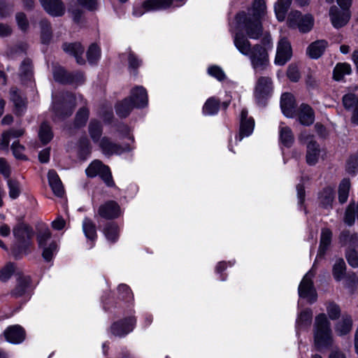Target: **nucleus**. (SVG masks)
<instances>
[{"label": "nucleus", "mask_w": 358, "mask_h": 358, "mask_svg": "<svg viewBox=\"0 0 358 358\" xmlns=\"http://www.w3.org/2000/svg\"><path fill=\"white\" fill-rule=\"evenodd\" d=\"M38 136L41 142L46 144L52 138L53 134L50 127L46 123L43 122L38 131Z\"/></svg>", "instance_id": "49530a36"}, {"label": "nucleus", "mask_w": 358, "mask_h": 358, "mask_svg": "<svg viewBox=\"0 0 358 358\" xmlns=\"http://www.w3.org/2000/svg\"><path fill=\"white\" fill-rule=\"evenodd\" d=\"M329 17L333 27L339 29L345 26L350 18V13L347 9H340L333 6L329 10Z\"/></svg>", "instance_id": "ddd939ff"}, {"label": "nucleus", "mask_w": 358, "mask_h": 358, "mask_svg": "<svg viewBox=\"0 0 358 358\" xmlns=\"http://www.w3.org/2000/svg\"><path fill=\"white\" fill-rule=\"evenodd\" d=\"M314 344L318 350L327 349L331 346L332 332L330 322L324 313L317 315L313 326Z\"/></svg>", "instance_id": "7ed1b4c3"}, {"label": "nucleus", "mask_w": 358, "mask_h": 358, "mask_svg": "<svg viewBox=\"0 0 358 358\" xmlns=\"http://www.w3.org/2000/svg\"><path fill=\"white\" fill-rule=\"evenodd\" d=\"M299 120L301 124L309 126L315 120L314 112L310 106L307 104H301L299 108Z\"/></svg>", "instance_id": "bb28decb"}, {"label": "nucleus", "mask_w": 358, "mask_h": 358, "mask_svg": "<svg viewBox=\"0 0 358 358\" xmlns=\"http://www.w3.org/2000/svg\"><path fill=\"white\" fill-rule=\"evenodd\" d=\"M43 253L42 256L46 262H50L52 259L54 255L57 250V245L55 242H50L48 245L42 247Z\"/></svg>", "instance_id": "8fccbe9b"}, {"label": "nucleus", "mask_w": 358, "mask_h": 358, "mask_svg": "<svg viewBox=\"0 0 358 358\" xmlns=\"http://www.w3.org/2000/svg\"><path fill=\"white\" fill-rule=\"evenodd\" d=\"M287 76L288 78L294 82H296L299 80L300 78V74L299 70L296 66L294 65H289L287 69Z\"/></svg>", "instance_id": "338daca9"}, {"label": "nucleus", "mask_w": 358, "mask_h": 358, "mask_svg": "<svg viewBox=\"0 0 358 358\" xmlns=\"http://www.w3.org/2000/svg\"><path fill=\"white\" fill-rule=\"evenodd\" d=\"M332 233L329 229H324L322 231L320 245L317 259L322 258L325 254L329 245L331 242Z\"/></svg>", "instance_id": "c756f323"}, {"label": "nucleus", "mask_w": 358, "mask_h": 358, "mask_svg": "<svg viewBox=\"0 0 358 358\" xmlns=\"http://www.w3.org/2000/svg\"><path fill=\"white\" fill-rule=\"evenodd\" d=\"M327 312L329 318L332 320L338 319L341 315L339 306L333 302L327 304Z\"/></svg>", "instance_id": "4d7b16f0"}, {"label": "nucleus", "mask_w": 358, "mask_h": 358, "mask_svg": "<svg viewBox=\"0 0 358 358\" xmlns=\"http://www.w3.org/2000/svg\"><path fill=\"white\" fill-rule=\"evenodd\" d=\"M135 323L136 320L133 317L115 322L110 327V331L115 336H124L133 330Z\"/></svg>", "instance_id": "4468645a"}, {"label": "nucleus", "mask_w": 358, "mask_h": 358, "mask_svg": "<svg viewBox=\"0 0 358 358\" xmlns=\"http://www.w3.org/2000/svg\"><path fill=\"white\" fill-rule=\"evenodd\" d=\"M234 43L238 50L243 55L249 57L252 68L263 71L269 64L267 50L261 44L251 46L250 42L241 33L237 32L234 36Z\"/></svg>", "instance_id": "f03ea898"}, {"label": "nucleus", "mask_w": 358, "mask_h": 358, "mask_svg": "<svg viewBox=\"0 0 358 358\" xmlns=\"http://www.w3.org/2000/svg\"><path fill=\"white\" fill-rule=\"evenodd\" d=\"M345 258L351 266L358 267V253L356 249L346 250Z\"/></svg>", "instance_id": "bf43d9fd"}, {"label": "nucleus", "mask_w": 358, "mask_h": 358, "mask_svg": "<svg viewBox=\"0 0 358 358\" xmlns=\"http://www.w3.org/2000/svg\"><path fill=\"white\" fill-rule=\"evenodd\" d=\"M13 11L12 5L8 3L6 0H0V19L10 16Z\"/></svg>", "instance_id": "680f3d73"}, {"label": "nucleus", "mask_w": 358, "mask_h": 358, "mask_svg": "<svg viewBox=\"0 0 358 358\" xmlns=\"http://www.w3.org/2000/svg\"><path fill=\"white\" fill-rule=\"evenodd\" d=\"M328 46L325 40H318L312 43L308 48L307 52L313 59H317L322 56Z\"/></svg>", "instance_id": "a878e982"}, {"label": "nucleus", "mask_w": 358, "mask_h": 358, "mask_svg": "<svg viewBox=\"0 0 358 358\" xmlns=\"http://www.w3.org/2000/svg\"><path fill=\"white\" fill-rule=\"evenodd\" d=\"M83 231L86 238L92 241H94L96 239V225L93 221L85 217L83 222Z\"/></svg>", "instance_id": "2f4dec72"}, {"label": "nucleus", "mask_w": 358, "mask_h": 358, "mask_svg": "<svg viewBox=\"0 0 358 358\" xmlns=\"http://www.w3.org/2000/svg\"><path fill=\"white\" fill-rule=\"evenodd\" d=\"M219 110V101L213 97L209 98L203 105V113L206 115H213Z\"/></svg>", "instance_id": "c03bdc74"}, {"label": "nucleus", "mask_w": 358, "mask_h": 358, "mask_svg": "<svg viewBox=\"0 0 358 358\" xmlns=\"http://www.w3.org/2000/svg\"><path fill=\"white\" fill-rule=\"evenodd\" d=\"M103 233L108 241L114 243L118 239L119 228L115 224L110 223L105 227Z\"/></svg>", "instance_id": "37998d69"}, {"label": "nucleus", "mask_w": 358, "mask_h": 358, "mask_svg": "<svg viewBox=\"0 0 358 358\" xmlns=\"http://www.w3.org/2000/svg\"><path fill=\"white\" fill-rule=\"evenodd\" d=\"M280 107L283 114L287 117H292L295 113V101L294 96L284 93L281 96Z\"/></svg>", "instance_id": "b1692460"}, {"label": "nucleus", "mask_w": 358, "mask_h": 358, "mask_svg": "<svg viewBox=\"0 0 358 358\" xmlns=\"http://www.w3.org/2000/svg\"><path fill=\"white\" fill-rule=\"evenodd\" d=\"M303 17V15L301 12L298 10H292L291 11L287 17V23L288 26L291 28H296L299 22Z\"/></svg>", "instance_id": "5fc2aeb1"}, {"label": "nucleus", "mask_w": 358, "mask_h": 358, "mask_svg": "<svg viewBox=\"0 0 358 358\" xmlns=\"http://www.w3.org/2000/svg\"><path fill=\"white\" fill-rule=\"evenodd\" d=\"M279 135L281 143L286 147H290L294 138L291 129L281 124L279 127Z\"/></svg>", "instance_id": "473e14b6"}, {"label": "nucleus", "mask_w": 358, "mask_h": 358, "mask_svg": "<svg viewBox=\"0 0 358 358\" xmlns=\"http://www.w3.org/2000/svg\"><path fill=\"white\" fill-rule=\"evenodd\" d=\"M4 336L9 343L17 344L24 341L25 332L20 325H13L5 330Z\"/></svg>", "instance_id": "aec40b11"}, {"label": "nucleus", "mask_w": 358, "mask_h": 358, "mask_svg": "<svg viewBox=\"0 0 358 358\" xmlns=\"http://www.w3.org/2000/svg\"><path fill=\"white\" fill-rule=\"evenodd\" d=\"M135 107L143 108L148 104V95L145 89L143 87H136L131 90V96L128 99Z\"/></svg>", "instance_id": "412c9836"}, {"label": "nucleus", "mask_w": 358, "mask_h": 358, "mask_svg": "<svg viewBox=\"0 0 358 358\" xmlns=\"http://www.w3.org/2000/svg\"><path fill=\"white\" fill-rule=\"evenodd\" d=\"M314 273L310 271L306 274L299 286V294L301 297L306 298L310 303H314L317 299V294L313 287L312 278Z\"/></svg>", "instance_id": "9d476101"}, {"label": "nucleus", "mask_w": 358, "mask_h": 358, "mask_svg": "<svg viewBox=\"0 0 358 358\" xmlns=\"http://www.w3.org/2000/svg\"><path fill=\"white\" fill-rule=\"evenodd\" d=\"M63 50L71 55H73L78 64H84L85 60L83 57L85 48L80 43H65L62 45Z\"/></svg>", "instance_id": "6ab92c4d"}, {"label": "nucleus", "mask_w": 358, "mask_h": 358, "mask_svg": "<svg viewBox=\"0 0 358 358\" xmlns=\"http://www.w3.org/2000/svg\"><path fill=\"white\" fill-rule=\"evenodd\" d=\"M15 272V265L12 263L7 264L1 270H0V280L7 281Z\"/></svg>", "instance_id": "6e6d98bb"}, {"label": "nucleus", "mask_w": 358, "mask_h": 358, "mask_svg": "<svg viewBox=\"0 0 358 358\" xmlns=\"http://www.w3.org/2000/svg\"><path fill=\"white\" fill-rule=\"evenodd\" d=\"M49 185L53 193L57 196H62L64 193V188L61 180L54 170L49 171L48 173Z\"/></svg>", "instance_id": "cd10ccee"}, {"label": "nucleus", "mask_w": 358, "mask_h": 358, "mask_svg": "<svg viewBox=\"0 0 358 358\" xmlns=\"http://www.w3.org/2000/svg\"><path fill=\"white\" fill-rule=\"evenodd\" d=\"M13 233L17 240V243L13 248L14 255L27 253L31 244V238L34 236L32 229L24 222H19L13 227Z\"/></svg>", "instance_id": "39448f33"}, {"label": "nucleus", "mask_w": 358, "mask_h": 358, "mask_svg": "<svg viewBox=\"0 0 358 358\" xmlns=\"http://www.w3.org/2000/svg\"><path fill=\"white\" fill-rule=\"evenodd\" d=\"M101 57V50L99 47L93 43L92 44L87 52V60L90 64L96 63Z\"/></svg>", "instance_id": "09e8293b"}, {"label": "nucleus", "mask_w": 358, "mask_h": 358, "mask_svg": "<svg viewBox=\"0 0 358 358\" xmlns=\"http://www.w3.org/2000/svg\"><path fill=\"white\" fill-rule=\"evenodd\" d=\"M85 172L87 176L91 178L99 176L108 187L115 185L109 167L99 160L93 161L86 169Z\"/></svg>", "instance_id": "0eeeda50"}, {"label": "nucleus", "mask_w": 358, "mask_h": 358, "mask_svg": "<svg viewBox=\"0 0 358 358\" xmlns=\"http://www.w3.org/2000/svg\"><path fill=\"white\" fill-rule=\"evenodd\" d=\"M292 52L290 43L282 38L278 43L275 64L278 66L285 65L292 57Z\"/></svg>", "instance_id": "f8f14e48"}, {"label": "nucleus", "mask_w": 358, "mask_h": 358, "mask_svg": "<svg viewBox=\"0 0 358 358\" xmlns=\"http://www.w3.org/2000/svg\"><path fill=\"white\" fill-rule=\"evenodd\" d=\"M15 20L17 26L22 31H26L29 28V22L24 13L20 12L16 13Z\"/></svg>", "instance_id": "052dcab7"}, {"label": "nucleus", "mask_w": 358, "mask_h": 358, "mask_svg": "<svg viewBox=\"0 0 358 358\" xmlns=\"http://www.w3.org/2000/svg\"><path fill=\"white\" fill-rule=\"evenodd\" d=\"M320 203L324 208L331 206L334 200V192L331 187L324 188L319 194Z\"/></svg>", "instance_id": "e433bc0d"}, {"label": "nucleus", "mask_w": 358, "mask_h": 358, "mask_svg": "<svg viewBox=\"0 0 358 358\" xmlns=\"http://www.w3.org/2000/svg\"><path fill=\"white\" fill-rule=\"evenodd\" d=\"M352 326V320L351 316L343 315L341 320L336 324L335 331L340 336L345 335L351 331Z\"/></svg>", "instance_id": "c85d7f7f"}, {"label": "nucleus", "mask_w": 358, "mask_h": 358, "mask_svg": "<svg viewBox=\"0 0 358 358\" xmlns=\"http://www.w3.org/2000/svg\"><path fill=\"white\" fill-rule=\"evenodd\" d=\"M41 38L43 43H48L52 38V28L50 22L46 19H42L40 22Z\"/></svg>", "instance_id": "f704fd0d"}, {"label": "nucleus", "mask_w": 358, "mask_h": 358, "mask_svg": "<svg viewBox=\"0 0 358 358\" xmlns=\"http://www.w3.org/2000/svg\"><path fill=\"white\" fill-rule=\"evenodd\" d=\"M99 145L103 153L106 155H120L124 152L130 151L131 148L127 146L122 148L121 146L112 143L107 137H103Z\"/></svg>", "instance_id": "a211bd4d"}, {"label": "nucleus", "mask_w": 358, "mask_h": 358, "mask_svg": "<svg viewBox=\"0 0 358 358\" xmlns=\"http://www.w3.org/2000/svg\"><path fill=\"white\" fill-rule=\"evenodd\" d=\"M313 317V313L310 309H305L300 313L296 319V327L303 328L310 324Z\"/></svg>", "instance_id": "ea45409f"}, {"label": "nucleus", "mask_w": 358, "mask_h": 358, "mask_svg": "<svg viewBox=\"0 0 358 358\" xmlns=\"http://www.w3.org/2000/svg\"><path fill=\"white\" fill-rule=\"evenodd\" d=\"M342 104L344 108L351 113L352 124L358 125V94L349 92L342 97Z\"/></svg>", "instance_id": "9b49d317"}, {"label": "nucleus", "mask_w": 358, "mask_h": 358, "mask_svg": "<svg viewBox=\"0 0 358 358\" xmlns=\"http://www.w3.org/2000/svg\"><path fill=\"white\" fill-rule=\"evenodd\" d=\"M248 112L245 109H243L241 113L240 134L237 137L239 141L243 137L250 136L254 129L255 121L252 117L248 118Z\"/></svg>", "instance_id": "f3484780"}, {"label": "nucleus", "mask_w": 358, "mask_h": 358, "mask_svg": "<svg viewBox=\"0 0 358 358\" xmlns=\"http://www.w3.org/2000/svg\"><path fill=\"white\" fill-rule=\"evenodd\" d=\"M314 24V19L310 14L303 15L301 19L298 23L296 28L299 29L301 32H308L310 31Z\"/></svg>", "instance_id": "79ce46f5"}, {"label": "nucleus", "mask_w": 358, "mask_h": 358, "mask_svg": "<svg viewBox=\"0 0 358 358\" xmlns=\"http://www.w3.org/2000/svg\"><path fill=\"white\" fill-rule=\"evenodd\" d=\"M339 243L346 250L356 249L358 248V234L349 230L343 231L339 236Z\"/></svg>", "instance_id": "4be33fe9"}, {"label": "nucleus", "mask_w": 358, "mask_h": 358, "mask_svg": "<svg viewBox=\"0 0 358 358\" xmlns=\"http://www.w3.org/2000/svg\"><path fill=\"white\" fill-rule=\"evenodd\" d=\"M10 100L13 103L15 112L17 115L22 114L27 108V99L19 90L13 87L10 90Z\"/></svg>", "instance_id": "5701e85b"}, {"label": "nucleus", "mask_w": 358, "mask_h": 358, "mask_svg": "<svg viewBox=\"0 0 358 358\" xmlns=\"http://www.w3.org/2000/svg\"><path fill=\"white\" fill-rule=\"evenodd\" d=\"M117 290L120 294V297L122 300H126L131 298V293L129 287L127 285H119Z\"/></svg>", "instance_id": "774afa93"}, {"label": "nucleus", "mask_w": 358, "mask_h": 358, "mask_svg": "<svg viewBox=\"0 0 358 358\" xmlns=\"http://www.w3.org/2000/svg\"><path fill=\"white\" fill-rule=\"evenodd\" d=\"M39 2L45 12L52 17H60L65 13L62 0H39Z\"/></svg>", "instance_id": "2eb2a0df"}, {"label": "nucleus", "mask_w": 358, "mask_h": 358, "mask_svg": "<svg viewBox=\"0 0 358 358\" xmlns=\"http://www.w3.org/2000/svg\"><path fill=\"white\" fill-rule=\"evenodd\" d=\"M88 117L89 110L85 106L81 107L77 112L75 117V127L79 128L84 126L87 121Z\"/></svg>", "instance_id": "de8ad7c7"}, {"label": "nucleus", "mask_w": 358, "mask_h": 358, "mask_svg": "<svg viewBox=\"0 0 358 358\" xmlns=\"http://www.w3.org/2000/svg\"><path fill=\"white\" fill-rule=\"evenodd\" d=\"M98 215L106 220L117 218L120 215V206L115 201H108L99 206Z\"/></svg>", "instance_id": "dca6fc26"}, {"label": "nucleus", "mask_w": 358, "mask_h": 358, "mask_svg": "<svg viewBox=\"0 0 358 358\" xmlns=\"http://www.w3.org/2000/svg\"><path fill=\"white\" fill-rule=\"evenodd\" d=\"M346 266L344 260L339 258L336 260L333 266V275L336 280L340 281L345 274Z\"/></svg>", "instance_id": "a19ab883"}, {"label": "nucleus", "mask_w": 358, "mask_h": 358, "mask_svg": "<svg viewBox=\"0 0 358 358\" xmlns=\"http://www.w3.org/2000/svg\"><path fill=\"white\" fill-rule=\"evenodd\" d=\"M71 73H67L63 68L62 67H56L53 71L54 78L57 82L67 84L69 83V77Z\"/></svg>", "instance_id": "3c124183"}, {"label": "nucleus", "mask_w": 358, "mask_h": 358, "mask_svg": "<svg viewBox=\"0 0 358 358\" xmlns=\"http://www.w3.org/2000/svg\"><path fill=\"white\" fill-rule=\"evenodd\" d=\"M20 76L23 82L31 81L33 78L31 62L29 59L23 60L20 67Z\"/></svg>", "instance_id": "c9c22d12"}, {"label": "nucleus", "mask_w": 358, "mask_h": 358, "mask_svg": "<svg viewBox=\"0 0 358 358\" xmlns=\"http://www.w3.org/2000/svg\"><path fill=\"white\" fill-rule=\"evenodd\" d=\"M89 134L92 140L95 143H99L100 137L102 134V127L101 123L95 120H92L88 127Z\"/></svg>", "instance_id": "72a5a7b5"}, {"label": "nucleus", "mask_w": 358, "mask_h": 358, "mask_svg": "<svg viewBox=\"0 0 358 358\" xmlns=\"http://www.w3.org/2000/svg\"><path fill=\"white\" fill-rule=\"evenodd\" d=\"M172 1L173 0H146L134 6L133 15L140 17L145 12L166 9L172 4Z\"/></svg>", "instance_id": "6e6552de"}, {"label": "nucleus", "mask_w": 358, "mask_h": 358, "mask_svg": "<svg viewBox=\"0 0 358 358\" xmlns=\"http://www.w3.org/2000/svg\"><path fill=\"white\" fill-rule=\"evenodd\" d=\"M346 171L349 174L355 175L358 171V154L349 157L346 164Z\"/></svg>", "instance_id": "864d4df0"}, {"label": "nucleus", "mask_w": 358, "mask_h": 358, "mask_svg": "<svg viewBox=\"0 0 358 358\" xmlns=\"http://www.w3.org/2000/svg\"><path fill=\"white\" fill-rule=\"evenodd\" d=\"M266 12V6L264 0H255L251 13H240L236 15V20L238 27L241 31L245 32L247 36L251 39H258L263 32L260 20Z\"/></svg>", "instance_id": "f257e3e1"}, {"label": "nucleus", "mask_w": 358, "mask_h": 358, "mask_svg": "<svg viewBox=\"0 0 358 358\" xmlns=\"http://www.w3.org/2000/svg\"><path fill=\"white\" fill-rule=\"evenodd\" d=\"M69 83L68 84H73L76 85H82L85 82V77L80 72L71 73L69 77Z\"/></svg>", "instance_id": "0e129e2a"}, {"label": "nucleus", "mask_w": 358, "mask_h": 358, "mask_svg": "<svg viewBox=\"0 0 358 358\" xmlns=\"http://www.w3.org/2000/svg\"><path fill=\"white\" fill-rule=\"evenodd\" d=\"M51 233L48 229H44L39 231L37 235V241L40 248L48 245V242L50 239Z\"/></svg>", "instance_id": "13d9d810"}, {"label": "nucleus", "mask_w": 358, "mask_h": 358, "mask_svg": "<svg viewBox=\"0 0 358 358\" xmlns=\"http://www.w3.org/2000/svg\"><path fill=\"white\" fill-rule=\"evenodd\" d=\"M135 106L128 99H124L115 106L116 113L121 117H125L131 113Z\"/></svg>", "instance_id": "4c0bfd02"}, {"label": "nucleus", "mask_w": 358, "mask_h": 358, "mask_svg": "<svg viewBox=\"0 0 358 358\" xmlns=\"http://www.w3.org/2000/svg\"><path fill=\"white\" fill-rule=\"evenodd\" d=\"M29 276L20 275L17 279L15 288L11 291L10 294L14 298H18L26 294L30 285Z\"/></svg>", "instance_id": "393cba45"}, {"label": "nucleus", "mask_w": 358, "mask_h": 358, "mask_svg": "<svg viewBox=\"0 0 358 358\" xmlns=\"http://www.w3.org/2000/svg\"><path fill=\"white\" fill-rule=\"evenodd\" d=\"M273 92L272 80L268 77H260L255 89V96L258 104L264 106L266 100L271 96Z\"/></svg>", "instance_id": "1a4fd4ad"}, {"label": "nucleus", "mask_w": 358, "mask_h": 358, "mask_svg": "<svg viewBox=\"0 0 358 358\" xmlns=\"http://www.w3.org/2000/svg\"><path fill=\"white\" fill-rule=\"evenodd\" d=\"M7 184L9 189L10 198L12 199H17L21 193L20 183L15 180L8 179Z\"/></svg>", "instance_id": "603ef678"}, {"label": "nucleus", "mask_w": 358, "mask_h": 358, "mask_svg": "<svg viewBox=\"0 0 358 358\" xmlns=\"http://www.w3.org/2000/svg\"><path fill=\"white\" fill-rule=\"evenodd\" d=\"M14 156L17 159H24V156L22 154L24 147L21 145L18 141H14L11 145Z\"/></svg>", "instance_id": "69168bd1"}, {"label": "nucleus", "mask_w": 358, "mask_h": 358, "mask_svg": "<svg viewBox=\"0 0 358 358\" xmlns=\"http://www.w3.org/2000/svg\"><path fill=\"white\" fill-rule=\"evenodd\" d=\"M292 0H278L275 3L274 10L277 19L282 22L285 19L287 10Z\"/></svg>", "instance_id": "7c9ffc66"}, {"label": "nucleus", "mask_w": 358, "mask_h": 358, "mask_svg": "<svg viewBox=\"0 0 358 358\" xmlns=\"http://www.w3.org/2000/svg\"><path fill=\"white\" fill-rule=\"evenodd\" d=\"M86 101L82 95L74 96L66 92L62 96V101H53L52 110L57 117L64 119L70 116L76 105H85Z\"/></svg>", "instance_id": "20e7f679"}, {"label": "nucleus", "mask_w": 358, "mask_h": 358, "mask_svg": "<svg viewBox=\"0 0 358 358\" xmlns=\"http://www.w3.org/2000/svg\"><path fill=\"white\" fill-rule=\"evenodd\" d=\"M350 189V180L348 178L343 179L338 187V201L341 203H344L347 201L349 196Z\"/></svg>", "instance_id": "58836bf2"}, {"label": "nucleus", "mask_w": 358, "mask_h": 358, "mask_svg": "<svg viewBox=\"0 0 358 358\" xmlns=\"http://www.w3.org/2000/svg\"><path fill=\"white\" fill-rule=\"evenodd\" d=\"M208 73L220 81L225 79L226 75L223 70L218 66H212L208 68Z\"/></svg>", "instance_id": "e2e57ef3"}, {"label": "nucleus", "mask_w": 358, "mask_h": 358, "mask_svg": "<svg viewBox=\"0 0 358 358\" xmlns=\"http://www.w3.org/2000/svg\"><path fill=\"white\" fill-rule=\"evenodd\" d=\"M299 140L303 144H306V160L308 165H315L321 156L322 149L314 138V136L306 131H302L299 136Z\"/></svg>", "instance_id": "423d86ee"}, {"label": "nucleus", "mask_w": 358, "mask_h": 358, "mask_svg": "<svg viewBox=\"0 0 358 358\" xmlns=\"http://www.w3.org/2000/svg\"><path fill=\"white\" fill-rule=\"evenodd\" d=\"M351 73L350 65L346 63L338 64L334 70V78L336 80H341L345 75Z\"/></svg>", "instance_id": "a18cd8bd"}]
</instances>
